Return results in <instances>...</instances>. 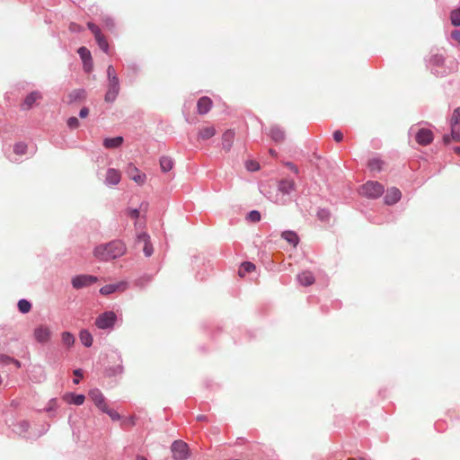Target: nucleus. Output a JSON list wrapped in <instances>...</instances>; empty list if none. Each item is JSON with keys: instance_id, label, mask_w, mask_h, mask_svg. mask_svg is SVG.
<instances>
[{"instance_id": "1", "label": "nucleus", "mask_w": 460, "mask_h": 460, "mask_svg": "<svg viewBox=\"0 0 460 460\" xmlns=\"http://www.w3.org/2000/svg\"><path fill=\"white\" fill-rule=\"evenodd\" d=\"M126 250V245L121 241L114 240L96 246L93 254L97 259L108 261L121 257Z\"/></svg>"}, {"instance_id": "2", "label": "nucleus", "mask_w": 460, "mask_h": 460, "mask_svg": "<svg viewBox=\"0 0 460 460\" xmlns=\"http://www.w3.org/2000/svg\"><path fill=\"white\" fill-rule=\"evenodd\" d=\"M384 190V186L378 181H367L360 187L359 194L368 199H377Z\"/></svg>"}, {"instance_id": "3", "label": "nucleus", "mask_w": 460, "mask_h": 460, "mask_svg": "<svg viewBox=\"0 0 460 460\" xmlns=\"http://www.w3.org/2000/svg\"><path fill=\"white\" fill-rule=\"evenodd\" d=\"M117 315L112 311L101 314L95 320V325L102 330L112 328L116 323Z\"/></svg>"}, {"instance_id": "4", "label": "nucleus", "mask_w": 460, "mask_h": 460, "mask_svg": "<svg viewBox=\"0 0 460 460\" xmlns=\"http://www.w3.org/2000/svg\"><path fill=\"white\" fill-rule=\"evenodd\" d=\"M97 280L98 279L94 276L82 274L74 277L71 283L74 288L80 289L94 284Z\"/></svg>"}, {"instance_id": "5", "label": "nucleus", "mask_w": 460, "mask_h": 460, "mask_svg": "<svg viewBox=\"0 0 460 460\" xmlns=\"http://www.w3.org/2000/svg\"><path fill=\"white\" fill-rule=\"evenodd\" d=\"M172 452L174 459L185 460L189 456L188 445L181 440H176L172 445Z\"/></svg>"}, {"instance_id": "6", "label": "nucleus", "mask_w": 460, "mask_h": 460, "mask_svg": "<svg viewBox=\"0 0 460 460\" xmlns=\"http://www.w3.org/2000/svg\"><path fill=\"white\" fill-rule=\"evenodd\" d=\"M87 26H88L89 30L94 35L95 40L97 41L99 48L102 50H103L105 53H108V50H109L108 41L105 39L104 35L102 33L99 27L93 22H88Z\"/></svg>"}, {"instance_id": "7", "label": "nucleus", "mask_w": 460, "mask_h": 460, "mask_svg": "<svg viewBox=\"0 0 460 460\" xmlns=\"http://www.w3.org/2000/svg\"><path fill=\"white\" fill-rule=\"evenodd\" d=\"M126 173L129 177L130 180L134 181L138 185L145 184L146 181V175L142 172L137 166L133 164H129L126 169Z\"/></svg>"}, {"instance_id": "8", "label": "nucleus", "mask_w": 460, "mask_h": 460, "mask_svg": "<svg viewBox=\"0 0 460 460\" xmlns=\"http://www.w3.org/2000/svg\"><path fill=\"white\" fill-rule=\"evenodd\" d=\"M33 336L40 343H46L50 340L51 331L47 325H40L34 329Z\"/></svg>"}, {"instance_id": "9", "label": "nucleus", "mask_w": 460, "mask_h": 460, "mask_svg": "<svg viewBox=\"0 0 460 460\" xmlns=\"http://www.w3.org/2000/svg\"><path fill=\"white\" fill-rule=\"evenodd\" d=\"M89 397L98 409H100L102 411H106L108 404L102 393L99 389L91 390L89 392Z\"/></svg>"}, {"instance_id": "10", "label": "nucleus", "mask_w": 460, "mask_h": 460, "mask_svg": "<svg viewBox=\"0 0 460 460\" xmlns=\"http://www.w3.org/2000/svg\"><path fill=\"white\" fill-rule=\"evenodd\" d=\"M149 239V235L146 233H141L137 237V245L142 247L143 252L146 257L151 256L153 253V247Z\"/></svg>"}, {"instance_id": "11", "label": "nucleus", "mask_w": 460, "mask_h": 460, "mask_svg": "<svg viewBox=\"0 0 460 460\" xmlns=\"http://www.w3.org/2000/svg\"><path fill=\"white\" fill-rule=\"evenodd\" d=\"M415 139L421 146L429 145L433 141V133L430 129L420 128L416 133Z\"/></svg>"}, {"instance_id": "12", "label": "nucleus", "mask_w": 460, "mask_h": 460, "mask_svg": "<svg viewBox=\"0 0 460 460\" xmlns=\"http://www.w3.org/2000/svg\"><path fill=\"white\" fill-rule=\"evenodd\" d=\"M119 93V80L109 81L108 90L105 94V101L107 102H112L116 100Z\"/></svg>"}, {"instance_id": "13", "label": "nucleus", "mask_w": 460, "mask_h": 460, "mask_svg": "<svg viewBox=\"0 0 460 460\" xmlns=\"http://www.w3.org/2000/svg\"><path fill=\"white\" fill-rule=\"evenodd\" d=\"M128 288V284L127 282L125 281H120L119 283H116V284H109V285H105L103 286L101 289H100V293L102 295H110V294H112L116 291H124L126 290V288Z\"/></svg>"}, {"instance_id": "14", "label": "nucleus", "mask_w": 460, "mask_h": 460, "mask_svg": "<svg viewBox=\"0 0 460 460\" xmlns=\"http://www.w3.org/2000/svg\"><path fill=\"white\" fill-rule=\"evenodd\" d=\"M212 100L209 97L203 96L197 102V111L200 115L207 114L212 108Z\"/></svg>"}, {"instance_id": "15", "label": "nucleus", "mask_w": 460, "mask_h": 460, "mask_svg": "<svg viewBox=\"0 0 460 460\" xmlns=\"http://www.w3.org/2000/svg\"><path fill=\"white\" fill-rule=\"evenodd\" d=\"M401 197L402 193L400 190L395 187H392L386 191L385 202L387 205H394L400 200Z\"/></svg>"}, {"instance_id": "16", "label": "nucleus", "mask_w": 460, "mask_h": 460, "mask_svg": "<svg viewBox=\"0 0 460 460\" xmlns=\"http://www.w3.org/2000/svg\"><path fill=\"white\" fill-rule=\"evenodd\" d=\"M269 136L276 143L284 141L286 134L282 128L278 125H273L269 129Z\"/></svg>"}, {"instance_id": "17", "label": "nucleus", "mask_w": 460, "mask_h": 460, "mask_svg": "<svg viewBox=\"0 0 460 460\" xmlns=\"http://www.w3.org/2000/svg\"><path fill=\"white\" fill-rule=\"evenodd\" d=\"M235 133L232 129H227L222 135V146L226 152H229L234 140Z\"/></svg>"}, {"instance_id": "18", "label": "nucleus", "mask_w": 460, "mask_h": 460, "mask_svg": "<svg viewBox=\"0 0 460 460\" xmlns=\"http://www.w3.org/2000/svg\"><path fill=\"white\" fill-rule=\"evenodd\" d=\"M296 279L300 285L305 287L311 286L315 281L314 274L309 270H305L301 272L300 274L297 275Z\"/></svg>"}, {"instance_id": "19", "label": "nucleus", "mask_w": 460, "mask_h": 460, "mask_svg": "<svg viewBox=\"0 0 460 460\" xmlns=\"http://www.w3.org/2000/svg\"><path fill=\"white\" fill-rule=\"evenodd\" d=\"M42 98V95L40 92H32L26 96L24 99L22 108L24 110L31 109L34 103H36L39 100Z\"/></svg>"}, {"instance_id": "20", "label": "nucleus", "mask_w": 460, "mask_h": 460, "mask_svg": "<svg viewBox=\"0 0 460 460\" xmlns=\"http://www.w3.org/2000/svg\"><path fill=\"white\" fill-rule=\"evenodd\" d=\"M121 179L120 172L116 169H109L106 172L105 181L110 185H117Z\"/></svg>"}, {"instance_id": "21", "label": "nucleus", "mask_w": 460, "mask_h": 460, "mask_svg": "<svg viewBox=\"0 0 460 460\" xmlns=\"http://www.w3.org/2000/svg\"><path fill=\"white\" fill-rule=\"evenodd\" d=\"M296 183L293 180L284 179L278 184V190L283 194H289L295 190Z\"/></svg>"}, {"instance_id": "22", "label": "nucleus", "mask_w": 460, "mask_h": 460, "mask_svg": "<svg viewBox=\"0 0 460 460\" xmlns=\"http://www.w3.org/2000/svg\"><path fill=\"white\" fill-rule=\"evenodd\" d=\"M216 135V128L212 126L201 128L199 131L198 137L201 140H207Z\"/></svg>"}, {"instance_id": "23", "label": "nucleus", "mask_w": 460, "mask_h": 460, "mask_svg": "<svg viewBox=\"0 0 460 460\" xmlns=\"http://www.w3.org/2000/svg\"><path fill=\"white\" fill-rule=\"evenodd\" d=\"M123 143V137H116L111 138H105L103 140V146L104 147L108 149L117 148L120 146Z\"/></svg>"}, {"instance_id": "24", "label": "nucleus", "mask_w": 460, "mask_h": 460, "mask_svg": "<svg viewBox=\"0 0 460 460\" xmlns=\"http://www.w3.org/2000/svg\"><path fill=\"white\" fill-rule=\"evenodd\" d=\"M85 97H86V93L83 89L73 90L68 94V100H69L70 102H81V101L84 100Z\"/></svg>"}, {"instance_id": "25", "label": "nucleus", "mask_w": 460, "mask_h": 460, "mask_svg": "<svg viewBox=\"0 0 460 460\" xmlns=\"http://www.w3.org/2000/svg\"><path fill=\"white\" fill-rule=\"evenodd\" d=\"M281 237L294 247H296L299 242L297 234L293 231H284L281 234Z\"/></svg>"}, {"instance_id": "26", "label": "nucleus", "mask_w": 460, "mask_h": 460, "mask_svg": "<svg viewBox=\"0 0 460 460\" xmlns=\"http://www.w3.org/2000/svg\"><path fill=\"white\" fill-rule=\"evenodd\" d=\"M173 161L169 156H162L160 158V167L164 172H170L173 168Z\"/></svg>"}, {"instance_id": "27", "label": "nucleus", "mask_w": 460, "mask_h": 460, "mask_svg": "<svg viewBox=\"0 0 460 460\" xmlns=\"http://www.w3.org/2000/svg\"><path fill=\"white\" fill-rule=\"evenodd\" d=\"M81 342L85 347H91L93 344V336L87 330H82L79 333Z\"/></svg>"}, {"instance_id": "28", "label": "nucleus", "mask_w": 460, "mask_h": 460, "mask_svg": "<svg viewBox=\"0 0 460 460\" xmlns=\"http://www.w3.org/2000/svg\"><path fill=\"white\" fill-rule=\"evenodd\" d=\"M255 270V265L252 262L245 261L242 263L239 269V276L243 277L246 272H252Z\"/></svg>"}, {"instance_id": "29", "label": "nucleus", "mask_w": 460, "mask_h": 460, "mask_svg": "<svg viewBox=\"0 0 460 460\" xmlns=\"http://www.w3.org/2000/svg\"><path fill=\"white\" fill-rule=\"evenodd\" d=\"M78 54H79L80 58H82V60L84 61V66H86L87 61L92 60L90 51L85 47H81L78 49Z\"/></svg>"}, {"instance_id": "30", "label": "nucleus", "mask_w": 460, "mask_h": 460, "mask_svg": "<svg viewBox=\"0 0 460 460\" xmlns=\"http://www.w3.org/2000/svg\"><path fill=\"white\" fill-rule=\"evenodd\" d=\"M61 339H62V342L63 344L68 346V347H71L74 345L75 343V337L74 335L69 332H64L62 334H61Z\"/></svg>"}, {"instance_id": "31", "label": "nucleus", "mask_w": 460, "mask_h": 460, "mask_svg": "<svg viewBox=\"0 0 460 460\" xmlns=\"http://www.w3.org/2000/svg\"><path fill=\"white\" fill-rule=\"evenodd\" d=\"M18 308H19V311L22 314H26V313H29L31 311V305L29 301L25 300V299H21L19 302H18Z\"/></svg>"}, {"instance_id": "32", "label": "nucleus", "mask_w": 460, "mask_h": 460, "mask_svg": "<svg viewBox=\"0 0 460 460\" xmlns=\"http://www.w3.org/2000/svg\"><path fill=\"white\" fill-rule=\"evenodd\" d=\"M152 280L151 275H145L135 281V285L139 288H144L147 283H149Z\"/></svg>"}, {"instance_id": "33", "label": "nucleus", "mask_w": 460, "mask_h": 460, "mask_svg": "<svg viewBox=\"0 0 460 460\" xmlns=\"http://www.w3.org/2000/svg\"><path fill=\"white\" fill-rule=\"evenodd\" d=\"M450 20L454 26H460V9L451 12Z\"/></svg>"}, {"instance_id": "34", "label": "nucleus", "mask_w": 460, "mask_h": 460, "mask_svg": "<svg viewBox=\"0 0 460 460\" xmlns=\"http://www.w3.org/2000/svg\"><path fill=\"white\" fill-rule=\"evenodd\" d=\"M71 400L69 401L70 403L75 404V405H82L85 400L84 395L83 394H70Z\"/></svg>"}, {"instance_id": "35", "label": "nucleus", "mask_w": 460, "mask_h": 460, "mask_svg": "<svg viewBox=\"0 0 460 460\" xmlns=\"http://www.w3.org/2000/svg\"><path fill=\"white\" fill-rule=\"evenodd\" d=\"M451 126H459L460 124V107L456 108L453 111V115L450 119Z\"/></svg>"}, {"instance_id": "36", "label": "nucleus", "mask_w": 460, "mask_h": 460, "mask_svg": "<svg viewBox=\"0 0 460 460\" xmlns=\"http://www.w3.org/2000/svg\"><path fill=\"white\" fill-rule=\"evenodd\" d=\"M451 138L453 141H460V126H451Z\"/></svg>"}, {"instance_id": "37", "label": "nucleus", "mask_w": 460, "mask_h": 460, "mask_svg": "<svg viewBox=\"0 0 460 460\" xmlns=\"http://www.w3.org/2000/svg\"><path fill=\"white\" fill-rule=\"evenodd\" d=\"M27 150V146L24 143H17L13 146V152L17 155H24Z\"/></svg>"}, {"instance_id": "38", "label": "nucleus", "mask_w": 460, "mask_h": 460, "mask_svg": "<svg viewBox=\"0 0 460 460\" xmlns=\"http://www.w3.org/2000/svg\"><path fill=\"white\" fill-rule=\"evenodd\" d=\"M107 75H108L109 81L119 80L116 71L111 65H110L107 68Z\"/></svg>"}, {"instance_id": "39", "label": "nucleus", "mask_w": 460, "mask_h": 460, "mask_svg": "<svg viewBox=\"0 0 460 460\" xmlns=\"http://www.w3.org/2000/svg\"><path fill=\"white\" fill-rule=\"evenodd\" d=\"M102 412L107 413L112 420H119L120 419V415L116 411L109 408V406Z\"/></svg>"}, {"instance_id": "40", "label": "nucleus", "mask_w": 460, "mask_h": 460, "mask_svg": "<svg viewBox=\"0 0 460 460\" xmlns=\"http://www.w3.org/2000/svg\"><path fill=\"white\" fill-rule=\"evenodd\" d=\"M248 218L252 221V222H259L261 220V214L260 212L256 211V210H252L249 213L248 215Z\"/></svg>"}, {"instance_id": "41", "label": "nucleus", "mask_w": 460, "mask_h": 460, "mask_svg": "<svg viewBox=\"0 0 460 460\" xmlns=\"http://www.w3.org/2000/svg\"><path fill=\"white\" fill-rule=\"evenodd\" d=\"M67 126L70 128H76L79 127V120L75 117H71L67 119Z\"/></svg>"}, {"instance_id": "42", "label": "nucleus", "mask_w": 460, "mask_h": 460, "mask_svg": "<svg viewBox=\"0 0 460 460\" xmlns=\"http://www.w3.org/2000/svg\"><path fill=\"white\" fill-rule=\"evenodd\" d=\"M246 167L249 171L252 172L257 171L260 168L259 164L254 161H250L249 163H247Z\"/></svg>"}, {"instance_id": "43", "label": "nucleus", "mask_w": 460, "mask_h": 460, "mask_svg": "<svg viewBox=\"0 0 460 460\" xmlns=\"http://www.w3.org/2000/svg\"><path fill=\"white\" fill-rule=\"evenodd\" d=\"M369 167L371 170H380L381 162L379 160H372L371 162H369Z\"/></svg>"}, {"instance_id": "44", "label": "nucleus", "mask_w": 460, "mask_h": 460, "mask_svg": "<svg viewBox=\"0 0 460 460\" xmlns=\"http://www.w3.org/2000/svg\"><path fill=\"white\" fill-rule=\"evenodd\" d=\"M333 138L336 142H341L343 139V134L340 130H336L333 132Z\"/></svg>"}, {"instance_id": "45", "label": "nucleus", "mask_w": 460, "mask_h": 460, "mask_svg": "<svg viewBox=\"0 0 460 460\" xmlns=\"http://www.w3.org/2000/svg\"><path fill=\"white\" fill-rule=\"evenodd\" d=\"M451 37L454 40L460 44V31L455 30L451 32Z\"/></svg>"}, {"instance_id": "46", "label": "nucleus", "mask_w": 460, "mask_h": 460, "mask_svg": "<svg viewBox=\"0 0 460 460\" xmlns=\"http://www.w3.org/2000/svg\"><path fill=\"white\" fill-rule=\"evenodd\" d=\"M318 217H319L321 220H323V221L327 220V219H328V217H329V213H328V211H326V210H321V211H319V212H318Z\"/></svg>"}, {"instance_id": "47", "label": "nucleus", "mask_w": 460, "mask_h": 460, "mask_svg": "<svg viewBox=\"0 0 460 460\" xmlns=\"http://www.w3.org/2000/svg\"><path fill=\"white\" fill-rule=\"evenodd\" d=\"M128 216L131 217V218H137L139 217V210L137 209V208H134V209H130L128 211Z\"/></svg>"}, {"instance_id": "48", "label": "nucleus", "mask_w": 460, "mask_h": 460, "mask_svg": "<svg viewBox=\"0 0 460 460\" xmlns=\"http://www.w3.org/2000/svg\"><path fill=\"white\" fill-rule=\"evenodd\" d=\"M88 114H89V109L86 107L82 108L79 112V116L83 119L86 118L88 116Z\"/></svg>"}, {"instance_id": "49", "label": "nucleus", "mask_w": 460, "mask_h": 460, "mask_svg": "<svg viewBox=\"0 0 460 460\" xmlns=\"http://www.w3.org/2000/svg\"><path fill=\"white\" fill-rule=\"evenodd\" d=\"M443 57L442 56H438V55H436L433 57L432 58V61L436 64V65H439L440 63H443Z\"/></svg>"}, {"instance_id": "50", "label": "nucleus", "mask_w": 460, "mask_h": 460, "mask_svg": "<svg viewBox=\"0 0 460 460\" xmlns=\"http://www.w3.org/2000/svg\"><path fill=\"white\" fill-rule=\"evenodd\" d=\"M286 165L295 173H298V168L292 163H287Z\"/></svg>"}, {"instance_id": "51", "label": "nucleus", "mask_w": 460, "mask_h": 460, "mask_svg": "<svg viewBox=\"0 0 460 460\" xmlns=\"http://www.w3.org/2000/svg\"><path fill=\"white\" fill-rule=\"evenodd\" d=\"M197 420L199 421H207L208 420V417L206 415H198L197 416Z\"/></svg>"}, {"instance_id": "52", "label": "nucleus", "mask_w": 460, "mask_h": 460, "mask_svg": "<svg viewBox=\"0 0 460 460\" xmlns=\"http://www.w3.org/2000/svg\"><path fill=\"white\" fill-rule=\"evenodd\" d=\"M443 139H444V142H445L446 144H448V143L452 140V138H451V135H450V136H448V135L444 136V138H443Z\"/></svg>"}, {"instance_id": "53", "label": "nucleus", "mask_w": 460, "mask_h": 460, "mask_svg": "<svg viewBox=\"0 0 460 460\" xmlns=\"http://www.w3.org/2000/svg\"><path fill=\"white\" fill-rule=\"evenodd\" d=\"M85 70L86 71H90L92 69V60L91 61H87V66H84Z\"/></svg>"}, {"instance_id": "54", "label": "nucleus", "mask_w": 460, "mask_h": 460, "mask_svg": "<svg viewBox=\"0 0 460 460\" xmlns=\"http://www.w3.org/2000/svg\"><path fill=\"white\" fill-rule=\"evenodd\" d=\"M75 376H79V377H82V373L80 369H76L74 371Z\"/></svg>"}, {"instance_id": "55", "label": "nucleus", "mask_w": 460, "mask_h": 460, "mask_svg": "<svg viewBox=\"0 0 460 460\" xmlns=\"http://www.w3.org/2000/svg\"><path fill=\"white\" fill-rule=\"evenodd\" d=\"M270 154L272 156H276V155H277V152H276L274 149H270Z\"/></svg>"}, {"instance_id": "56", "label": "nucleus", "mask_w": 460, "mask_h": 460, "mask_svg": "<svg viewBox=\"0 0 460 460\" xmlns=\"http://www.w3.org/2000/svg\"><path fill=\"white\" fill-rule=\"evenodd\" d=\"M455 152L460 154V146L455 147Z\"/></svg>"}, {"instance_id": "57", "label": "nucleus", "mask_w": 460, "mask_h": 460, "mask_svg": "<svg viewBox=\"0 0 460 460\" xmlns=\"http://www.w3.org/2000/svg\"><path fill=\"white\" fill-rule=\"evenodd\" d=\"M137 460H147V459L146 457H144V456H138L137 458Z\"/></svg>"}, {"instance_id": "58", "label": "nucleus", "mask_w": 460, "mask_h": 460, "mask_svg": "<svg viewBox=\"0 0 460 460\" xmlns=\"http://www.w3.org/2000/svg\"><path fill=\"white\" fill-rule=\"evenodd\" d=\"M14 363H15V366L20 367V362L19 361L15 360Z\"/></svg>"}, {"instance_id": "59", "label": "nucleus", "mask_w": 460, "mask_h": 460, "mask_svg": "<svg viewBox=\"0 0 460 460\" xmlns=\"http://www.w3.org/2000/svg\"><path fill=\"white\" fill-rule=\"evenodd\" d=\"M74 383L75 384H78L79 383V379L78 378L74 379Z\"/></svg>"}, {"instance_id": "60", "label": "nucleus", "mask_w": 460, "mask_h": 460, "mask_svg": "<svg viewBox=\"0 0 460 460\" xmlns=\"http://www.w3.org/2000/svg\"><path fill=\"white\" fill-rule=\"evenodd\" d=\"M348 460H366L364 458H359V459H353V458H350V459H348Z\"/></svg>"}, {"instance_id": "61", "label": "nucleus", "mask_w": 460, "mask_h": 460, "mask_svg": "<svg viewBox=\"0 0 460 460\" xmlns=\"http://www.w3.org/2000/svg\"><path fill=\"white\" fill-rule=\"evenodd\" d=\"M107 25H108V26H110V25H111V26H113V23L108 22V23H107Z\"/></svg>"}, {"instance_id": "62", "label": "nucleus", "mask_w": 460, "mask_h": 460, "mask_svg": "<svg viewBox=\"0 0 460 460\" xmlns=\"http://www.w3.org/2000/svg\"><path fill=\"white\" fill-rule=\"evenodd\" d=\"M107 25H108V26H110V25H111V26H113V23L108 22V23H107Z\"/></svg>"}]
</instances>
